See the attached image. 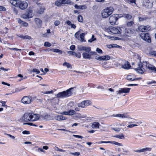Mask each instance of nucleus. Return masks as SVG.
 Instances as JSON below:
<instances>
[{"instance_id": "26", "label": "nucleus", "mask_w": 156, "mask_h": 156, "mask_svg": "<svg viewBox=\"0 0 156 156\" xmlns=\"http://www.w3.org/2000/svg\"><path fill=\"white\" fill-rule=\"evenodd\" d=\"M62 0H57L55 2V4L58 6H61L63 4Z\"/></svg>"}, {"instance_id": "46", "label": "nucleus", "mask_w": 156, "mask_h": 156, "mask_svg": "<svg viewBox=\"0 0 156 156\" xmlns=\"http://www.w3.org/2000/svg\"><path fill=\"white\" fill-rule=\"evenodd\" d=\"M151 27L149 25L145 26V31H148L151 29Z\"/></svg>"}, {"instance_id": "53", "label": "nucleus", "mask_w": 156, "mask_h": 156, "mask_svg": "<svg viewBox=\"0 0 156 156\" xmlns=\"http://www.w3.org/2000/svg\"><path fill=\"white\" fill-rule=\"evenodd\" d=\"M22 133L23 134H29L30 133L29 131L25 130L22 132Z\"/></svg>"}, {"instance_id": "44", "label": "nucleus", "mask_w": 156, "mask_h": 156, "mask_svg": "<svg viewBox=\"0 0 156 156\" xmlns=\"http://www.w3.org/2000/svg\"><path fill=\"white\" fill-rule=\"evenodd\" d=\"M80 32V31H79L78 32H76L75 34V35H74L75 37L76 38L78 39H79V35Z\"/></svg>"}, {"instance_id": "58", "label": "nucleus", "mask_w": 156, "mask_h": 156, "mask_svg": "<svg viewBox=\"0 0 156 156\" xmlns=\"http://www.w3.org/2000/svg\"><path fill=\"white\" fill-rule=\"evenodd\" d=\"M23 39H28L30 40L31 39V37L30 36H29L28 35H26L24 36L23 37Z\"/></svg>"}, {"instance_id": "49", "label": "nucleus", "mask_w": 156, "mask_h": 156, "mask_svg": "<svg viewBox=\"0 0 156 156\" xmlns=\"http://www.w3.org/2000/svg\"><path fill=\"white\" fill-rule=\"evenodd\" d=\"M6 10V9L5 7L3 6H0V11H5Z\"/></svg>"}, {"instance_id": "18", "label": "nucleus", "mask_w": 156, "mask_h": 156, "mask_svg": "<svg viewBox=\"0 0 156 156\" xmlns=\"http://www.w3.org/2000/svg\"><path fill=\"white\" fill-rule=\"evenodd\" d=\"M131 66L129 62L128 61H125L124 64L122 65V68L125 69H129Z\"/></svg>"}, {"instance_id": "56", "label": "nucleus", "mask_w": 156, "mask_h": 156, "mask_svg": "<svg viewBox=\"0 0 156 156\" xmlns=\"http://www.w3.org/2000/svg\"><path fill=\"white\" fill-rule=\"evenodd\" d=\"M22 24L25 27H27L28 26V24L26 22L23 21Z\"/></svg>"}, {"instance_id": "47", "label": "nucleus", "mask_w": 156, "mask_h": 156, "mask_svg": "<svg viewBox=\"0 0 156 156\" xmlns=\"http://www.w3.org/2000/svg\"><path fill=\"white\" fill-rule=\"evenodd\" d=\"M104 60H107L109 59L110 57L109 55H104Z\"/></svg>"}, {"instance_id": "10", "label": "nucleus", "mask_w": 156, "mask_h": 156, "mask_svg": "<svg viewBox=\"0 0 156 156\" xmlns=\"http://www.w3.org/2000/svg\"><path fill=\"white\" fill-rule=\"evenodd\" d=\"M135 34V32L134 30L130 29H126L125 30V34L128 37L133 35Z\"/></svg>"}, {"instance_id": "17", "label": "nucleus", "mask_w": 156, "mask_h": 156, "mask_svg": "<svg viewBox=\"0 0 156 156\" xmlns=\"http://www.w3.org/2000/svg\"><path fill=\"white\" fill-rule=\"evenodd\" d=\"M35 21L36 24L37 25L38 27H41L42 21L40 19L38 18H36L35 19Z\"/></svg>"}, {"instance_id": "57", "label": "nucleus", "mask_w": 156, "mask_h": 156, "mask_svg": "<svg viewBox=\"0 0 156 156\" xmlns=\"http://www.w3.org/2000/svg\"><path fill=\"white\" fill-rule=\"evenodd\" d=\"M33 71L34 72L36 73L37 74L40 73V71L37 69H33Z\"/></svg>"}, {"instance_id": "62", "label": "nucleus", "mask_w": 156, "mask_h": 156, "mask_svg": "<svg viewBox=\"0 0 156 156\" xmlns=\"http://www.w3.org/2000/svg\"><path fill=\"white\" fill-rule=\"evenodd\" d=\"M96 51L99 53H102V51L101 50L99 49L98 48H97L96 49Z\"/></svg>"}, {"instance_id": "55", "label": "nucleus", "mask_w": 156, "mask_h": 156, "mask_svg": "<svg viewBox=\"0 0 156 156\" xmlns=\"http://www.w3.org/2000/svg\"><path fill=\"white\" fill-rule=\"evenodd\" d=\"M53 93V91L52 90L51 91H46L45 92H43V93L44 94H52Z\"/></svg>"}, {"instance_id": "40", "label": "nucleus", "mask_w": 156, "mask_h": 156, "mask_svg": "<svg viewBox=\"0 0 156 156\" xmlns=\"http://www.w3.org/2000/svg\"><path fill=\"white\" fill-rule=\"evenodd\" d=\"M133 78H134L133 77V76L131 75H128L126 77V79L127 80L132 81H133Z\"/></svg>"}, {"instance_id": "32", "label": "nucleus", "mask_w": 156, "mask_h": 156, "mask_svg": "<svg viewBox=\"0 0 156 156\" xmlns=\"http://www.w3.org/2000/svg\"><path fill=\"white\" fill-rule=\"evenodd\" d=\"M85 35V34L83 33H82L80 35L81 41L82 42H85V41L84 40V36Z\"/></svg>"}, {"instance_id": "51", "label": "nucleus", "mask_w": 156, "mask_h": 156, "mask_svg": "<svg viewBox=\"0 0 156 156\" xmlns=\"http://www.w3.org/2000/svg\"><path fill=\"white\" fill-rule=\"evenodd\" d=\"M23 89H22V88H20V89L17 88V89H15L14 92H13V93H17V92H20V91H21L23 90Z\"/></svg>"}, {"instance_id": "9", "label": "nucleus", "mask_w": 156, "mask_h": 156, "mask_svg": "<svg viewBox=\"0 0 156 156\" xmlns=\"http://www.w3.org/2000/svg\"><path fill=\"white\" fill-rule=\"evenodd\" d=\"M32 97L27 96H24L21 100V102L25 104H28L31 102Z\"/></svg>"}, {"instance_id": "21", "label": "nucleus", "mask_w": 156, "mask_h": 156, "mask_svg": "<svg viewBox=\"0 0 156 156\" xmlns=\"http://www.w3.org/2000/svg\"><path fill=\"white\" fill-rule=\"evenodd\" d=\"M115 117H118L121 118H130L129 117V115L126 114H116L115 115Z\"/></svg>"}, {"instance_id": "37", "label": "nucleus", "mask_w": 156, "mask_h": 156, "mask_svg": "<svg viewBox=\"0 0 156 156\" xmlns=\"http://www.w3.org/2000/svg\"><path fill=\"white\" fill-rule=\"evenodd\" d=\"M86 106L85 103L84 101H82L80 104L78 105V107H81L82 108H84Z\"/></svg>"}, {"instance_id": "43", "label": "nucleus", "mask_w": 156, "mask_h": 156, "mask_svg": "<svg viewBox=\"0 0 156 156\" xmlns=\"http://www.w3.org/2000/svg\"><path fill=\"white\" fill-rule=\"evenodd\" d=\"M150 54L151 55L156 57V51H151L150 52Z\"/></svg>"}, {"instance_id": "1", "label": "nucleus", "mask_w": 156, "mask_h": 156, "mask_svg": "<svg viewBox=\"0 0 156 156\" xmlns=\"http://www.w3.org/2000/svg\"><path fill=\"white\" fill-rule=\"evenodd\" d=\"M140 64L139 65V67L135 69V70L137 73L142 74L145 71L146 68L147 71L152 70L153 72L156 73V68L154 66L149 64L147 62H143L142 63L141 62V58L139 57Z\"/></svg>"}, {"instance_id": "20", "label": "nucleus", "mask_w": 156, "mask_h": 156, "mask_svg": "<svg viewBox=\"0 0 156 156\" xmlns=\"http://www.w3.org/2000/svg\"><path fill=\"white\" fill-rule=\"evenodd\" d=\"M68 53L69 54L76 56V57L80 58L81 57V54L80 53H77L75 52L71 51H68Z\"/></svg>"}, {"instance_id": "39", "label": "nucleus", "mask_w": 156, "mask_h": 156, "mask_svg": "<svg viewBox=\"0 0 156 156\" xmlns=\"http://www.w3.org/2000/svg\"><path fill=\"white\" fill-rule=\"evenodd\" d=\"M76 113V112L73 110H70L68 111V115H73L75 114Z\"/></svg>"}, {"instance_id": "29", "label": "nucleus", "mask_w": 156, "mask_h": 156, "mask_svg": "<svg viewBox=\"0 0 156 156\" xmlns=\"http://www.w3.org/2000/svg\"><path fill=\"white\" fill-rule=\"evenodd\" d=\"M50 51H53L54 52L58 53L59 54H61L62 53V51L58 49H51Z\"/></svg>"}, {"instance_id": "16", "label": "nucleus", "mask_w": 156, "mask_h": 156, "mask_svg": "<svg viewBox=\"0 0 156 156\" xmlns=\"http://www.w3.org/2000/svg\"><path fill=\"white\" fill-rule=\"evenodd\" d=\"M151 148L147 147L146 148H143L140 150H137L135 151L136 152H145L147 151H150L151 150Z\"/></svg>"}, {"instance_id": "6", "label": "nucleus", "mask_w": 156, "mask_h": 156, "mask_svg": "<svg viewBox=\"0 0 156 156\" xmlns=\"http://www.w3.org/2000/svg\"><path fill=\"white\" fill-rule=\"evenodd\" d=\"M140 36L141 38L145 41L148 43H150L151 42L149 34L148 33H141L140 34Z\"/></svg>"}, {"instance_id": "23", "label": "nucleus", "mask_w": 156, "mask_h": 156, "mask_svg": "<svg viewBox=\"0 0 156 156\" xmlns=\"http://www.w3.org/2000/svg\"><path fill=\"white\" fill-rule=\"evenodd\" d=\"M10 3L14 6L18 7V1L15 0H11L10 1Z\"/></svg>"}, {"instance_id": "2", "label": "nucleus", "mask_w": 156, "mask_h": 156, "mask_svg": "<svg viewBox=\"0 0 156 156\" xmlns=\"http://www.w3.org/2000/svg\"><path fill=\"white\" fill-rule=\"evenodd\" d=\"M39 118V115H36L32 113H25L23 116L20 119L21 122L34 121L38 120Z\"/></svg>"}, {"instance_id": "52", "label": "nucleus", "mask_w": 156, "mask_h": 156, "mask_svg": "<svg viewBox=\"0 0 156 156\" xmlns=\"http://www.w3.org/2000/svg\"><path fill=\"white\" fill-rule=\"evenodd\" d=\"M60 23V22L58 20H56L54 22V24L55 26H58L59 25Z\"/></svg>"}, {"instance_id": "13", "label": "nucleus", "mask_w": 156, "mask_h": 156, "mask_svg": "<svg viewBox=\"0 0 156 156\" xmlns=\"http://www.w3.org/2000/svg\"><path fill=\"white\" fill-rule=\"evenodd\" d=\"M130 89V88H120L119 91H117V94H120L122 93H127L129 92Z\"/></svg>"}, {"instance_id": "33", "label": "nucleus", "mask_w": 156, "mask_h": 156, "mask_svg": "<svg viewBox=\"0 0 156 156\" xmlns=\"http://www.w3.org/2000/svg\"><path fill=\"white\" fill-rule=\"evenodd\" d=\"M104 56H100L99 55L96 56L95 58L99 60H104Z\"/></svg>"}, {"instance_id": "27", "label": "nucleus", "mask_w": 156, "mask_h": 156, "mask_svg": "<svg viewBox=\"0 0 156 156\" xmlns=\"http://www.w3.org/2000/svg\"><path fill=\"white\" fill-rule=\"evenodd\" d=\"M142 136L141 135H140L138 134H135L134 135V139L136 140H140L141 139H140V137H141Z\"/></svg>"}, {"instance_id": "34", "label": "nucleus", "mask_w": 156, "mask_h": 156, "mask_svg": "<svg viewBox=\"0 0 156 156\" xmlns=\"http://www.w3.org/2000/svg\"><path fill=\"white\" fill-rule=\"evenodd\" d=\"M63 4H70L71 3L70 0H62Z\"/></svg>"}, {"instance_id": "41", "label": "nucleus", "mask_w": 156, "mask_h": 156, "mask_svg": "<svg viewBox=\"0 0 156 156\" xmlns=\"http://www.w3.org/2000/svg\"><path fill=\"white\" fill-rule=\"evenodd\" d=\"M96 39L94 37V35H93L92 36L91 38L88 40V42L91 43L93 41L96 40Z\"/></svg>"}, {"instance_id": "14", "label": "nucleus", "mask_w": 156, "mask_h": 156, "mask_svg": "<svg viewBox=\"0 0 156 156\" xmlns=\"http://www.w3.org/2000/svg\"><path fill=\"white\" fill-rule=\"evenodd\" d=\"M144 3L145 6L148 9L151 8L153 7L152 3L149 0H144Z\"/></svg>"}, {"instance_id": "38", "label": "nucleus", "mask_w": 156, "mask_h": 156, "mask_svg": "<svg viewBox=\"0 0 156 156\" xmlns=\"http://www.w3.org/2000/svg\"><path fill=\"white\" fill-rule=\"evenodd\" d=\"M63 65L64 66H66L68 68H72V66L69 63L65 62L63 64Z\"/></svg>"}, {"instance_id": "60", "label": "nucleus", "mask_w": 156, "mask_h": 156, "mask_svg": "<svg viewBox=\"0 0 156 156\" xmlns=\"http://www.w3.org/2000/svg\"><path fill=\"white\" fill-rule=\"evenodd\" d=\"M9 49H10V50H16V51H20L21 50V49H17V48H9Z\"/></svg>"}, {"instance_id": "12", "label": "nucleus", "mask_w": 156, "mask_h": 156, "mask_svg": "<svg viewBox=\"0 0 156 156\" xmlns=\"http://www.w3.org/2000/svg\"><path fill=\"white\" fill-rule=\"evenodd\" d=\"M33 16L31 11L29 10L27 11L25 13L23 14L22 15V17L24 18H29L32 17Z\"/></svg>"}, {"instance_id": "50", "label": "nucleus", "mask_w": 156, "mask_h": 156, "mask_svg": "<svg viewBox=\"0 0 156 156\" xmlns=\"http://www.w3.org/2000/svg\"><path fill=\"white\" fill-rule=\"evenodd\" d=\"M83 101L85 104L86 106H87L90 104V101L89 100H86Z\"/></svg>"}, {"instance_id": "28", "label": "nucleus", "mask_w": 156, "mask_h": 156, "mask_svg": "<svg viewBox=\"0 0 156 156\" xmlns=\"http://www.w3.org/2000/svg\"><path fill=\"white\" fill-rule=\"evenodd\" d=\"M134 24V23L133 21L127 22L126 23V25L128 27H132Z\"/></svg>"}, {"instance_id": "45", "label": "nucleus", "mask_w": 156, "mask_h": 156, "mask_svg": "<svg viewBox=\"0 0 156 156\" xmlns=\"http://www.w3.org/2000/svg\"><path fill=\"white\" fill-rule=\"evenodd\" d=\"M44 10V9L43 8H40V10H38L37 12L39 14H41L42 13Z\"/></svg>"}, {"instance_id": "35", "label": "nucleus", "mask_w": 156, "mask_h": 156, "mask_svg": "<svg viewBox=\"0 0 156 156\" xmlns=\"http://www.w3.org/2000/svg\"><path fill=\"white\" fill-rule=\"evenodd\" d=\"M128 2L132 4V5L133 6H135L136 5L135 0H128Z\"/></svg>"}, {"instance_id": "63", "label": "nucleus", "mask_w": 156, "mask_h": 156, "mask_svg": "<svg viewBox=\"0 0 156 156\" xmlns=\"http://www.w3.org/2000/svg\"><path fill=\"white\" fill-rule=\"evenodd\" d=\"M153 83H156V82L154 80H153L151 82H148L147 83V84L149 85V84H152Z\"/></svg>"}, {"instance_id": "19", "label": "nucleus", "mask_w": 156, "mask_h": 156, "mask_svg": "<svg viewBox=\"0 0 156 156\" xmlns=\"http://www.w3.org/2000/svg\"><path fill=\"white\" fill-rule=\"evenodd\" d=\"M74 7L76 9H86L87 8L86 6L85 5H78L77 4H75Z\"/></svg>"}, {"instance_id": "31", "label": "nucleus", "mask_w": 156, "mask_h": 156, "mask_svg": "<svg viewBox=\"0 0 156 156\" xmlns=\"http://www.w3.org/2000/svg\"><path fill=\"white\" fill-rule=\"evenodd\" d=\"M138 30L141 32H145V30H144L145 29V26L144 25H141L140 26L138 27Z\"/></svg>"}, {"instance_id": "4", "label": "nucleus", "mask_w": 156, "mask_h": 156, "mask_svg": "<svg viewBox=\"0 0 156 156\" xmlns=\"http://www.w3.org/2000/svg\"><path fill=\"white\" fill-rule=\"evenodd\" d=\"M75 87H72L66 91L60 92L57 94V97L58 98H62L65 97H67L71 96L72 94V90Z\"/></svg>"}, {"instance_id": "48", "label": "nucleus", "mask_w": 156, "mask_h": 156, "mask_svg": "<svg viewBox=\"0 0 156 156\" xmlns=\"http://www.w3.org/2000/svg\"><path fill=\"white\" fill-rule=\"evenodd\" d=\"M44 46L46 47H50L51 46V44L48 42H45L44 43Z\"/></svg>"}, {"instance_id": "54", "label": "nucleus", "mask_w": 156, "mask_h": 156, "mask_svg": "<svg viewBox=\"0 0 156 156\" xmlns=\"http://www.w3.org/2000/svg\"><path fill=\"white\" fill-rule=\"evenodd\" d=\"M73 136L75 137H76V138H78L81 139H82L83 138V137L81 136L75 135H73Z\"/></svg>"}, {"instance_id": "25", "label": "nucleus", "mask_w": 156, "mask_h": 156, "mask_svg": "<svg viewBox=\"0 0 156 156\" xmlns=\"http://www.w3.org/2000/svg\"><path fill=\"white\" fill-rule=\"evenodd\" d=\"M122 17H124L125 18L128 20H129L131 19L132 17V16L131 15L126 13L123 14Z\"/></svg>"}, {"instance_id": "24", "label": "nucleus", "mask_w": 156, "mask_h": 156, "mask_svg": "<svg viewBox=\"0 0 156 156\" xmlns=\"http://www.w3.org/2000/svg\"><path fill=\"white\" fill-rule=\"evenodd\" d=\"M100 125L99 122H94L92 124L91 127L93 128H99V126Z\"/></svg>"}, {"instance_id": "15", "label": "nucleus", "mask_w": 156, "mask_h": 156, "mask_svg": "<svg viewBox=\"0 0 156 156\" xmlns=\"http://www.w3.org/2000/svg\"><path fill=\"white\" fill-rule=\"evenodd\" d=\"M55 119L57 120L61 121L66 119L67 118L63 116L62 115H57L55 116Z\"/></svg>"}, {"instance_id": "64", "label": "nucleus", "mask_w": 156, "mask_h": 156, "mask_svg": "<svg viewBox=\"0 0 156 156\" xmlns=\"http://www.w3.org/2000/svg\"><path fill=\"white\" fill-rule=\"evenodd\" d=\"M66 23L68 25H71L72 24L71 22L69 20L67 21L66 22Z\"/></svg>"}, {"instance_id": "5", "label": "nucleus", "mask_w": 156, "mask_h": 156, "mask_svg": "<svg viewBox=\"0 0 156 156\" xmlns=\"http://www.w3.org/2000/svg\"><path fill=\"white\" fill-rule=\"evenodd\" d=\"M113 11V9L112 7H109L104 9L101 12L102 16L103 18L108 17L111 15Z\"/></svg>"}, {"instance_id": "8", "label": "nucleus", "mask_w": 156, "mask_h": 156, "mask_svg": "<svg viewBox=\"0 0 156 156\" xmlns=\"http://www.w3.org/2000/svg\"><path fill=\"white\" fill-rule=\"evenodd\" d=\"M118 19L117 15L114 14L110 17L109 21L112 25H114L116 24V21Z\"/></svg>"}, {"instance_id": "42", "label": "nucleus", "mask_w": 156, "mask_h": 156, "mask_svg": "<svg viewBox=\"0 0 156 156\" xmlns=\"http://www.w3.org/2000/svg\"><path fill=\"white\" fill-rule=\"evenodd\" d=\"M78 20L79 22H83V17L81 15H79L77 17Z\"/></svg>"}, {"instance_id": "22", "label": "nucleus", "mask_w": 156, "mask_h": 156, "mask_svg": "<svg viewBox=\"0 0 156 156\" xmlns=\"http://www.w3.org/2000/svg\"><path fill=\"white\" fill-rule=\"evenodd\" d=\"M138 19L139 22H143L148 19V17L143 16H139Z\"/></svg>"}, {"instance_id": "61", "label": "nucleus", "mask_w": 156, "mask_h": 156, "mask_svg": "<svg viewBox=\"0 0 156 156\" xmlns=\"http://www.w3.org/2000/svg\"><path fill=\"white\" fill-rule=\"evenodd\" d=\"M109 141H100L99 142H97L98 144H102V143H109Z\"/></svg>"}, {"instance_id": "7", "label": "nucleus", "mask_w": 156, "mask_h": 156, "mask_svg": "<svg viewBox=\"0 0 156 156\" xmlns=\"http://www.w3.org/2000/svg\"><path fill=\"white\" fill-rule=\"evenodd\" d=\"M110 31L113 34H120L122 31L120 27H112L109 29Z\"/></svg>"}, {"instance_id": "36", "label": "nucleus", "mask_w": 156, "mask_h": 156, "mask_svg": "<svg viewBox=\"0 0 156 156\" xmlns=\"http://www.w3.org/2000/svg\"><path fill=\"white\" fill-rule=\"evenodd\" d=\"M114 137L121 139H124L125 138L123 134H121V135L114 136Z\"/></svg>"}, {"instance_id": "3", "label": "nucleus", "mask_w": 156, "mask_h": 156, "mask_svg": "<svg viewBox=\"0 0 156 156\" xmlns=\"http://www.w3.org/2000/svg\"><path fill=\"white\" fill-rule=\"evenodd\" d=\"M78 50L79 51H83L85 52L83 53L82 55L83 58L85 59H90L91 58V55L90 51H91L90 47H86L82 45H78L77 46Z\"/></svg>"}, {"instance_id": "59", "label": "nucleus", "mask_w": 156, "mask_h": 156, "mask_svg": "<svg viewBox=\"0 0 156 156\" xmlns=\"http://www.w3.org/2000/svg\"><path fill=\"white\" fill-rule=\"evenodd\" d=\"M75 46L74 45H72L70 47V49L71 50L73 51L75 50Z\"/></svg>"}, {"instance_id": "30", "label": "nucleus", "mask_w": 156, "mask_h": 156, "mask_svg": "<svg viewBox=\"0 0 156 156\" xmlns=\"http://www.w3.org/2000/svg\"><path fill=\"white\" fill-rule=\"evenodd\" d=\"M109 143H111L113 144H115L116 145L118 146H122V144L115 142V141H109Z\"/></svg>"}, {"instance_id": "11", "label": "nucleus", "mask_w": 156, "mask_h": 156, "mask_svg": "<svg viewBox=\"0 0 156 156\" xmlns=\"http://www.w3.org/2000/svg\"><path fill=\"white\" fill-rule=\"evenodd\" d=\"M18 6L21 9H24L27 8L28 6V4L25 1H18Z\"/></svg>"}]
</instances>
